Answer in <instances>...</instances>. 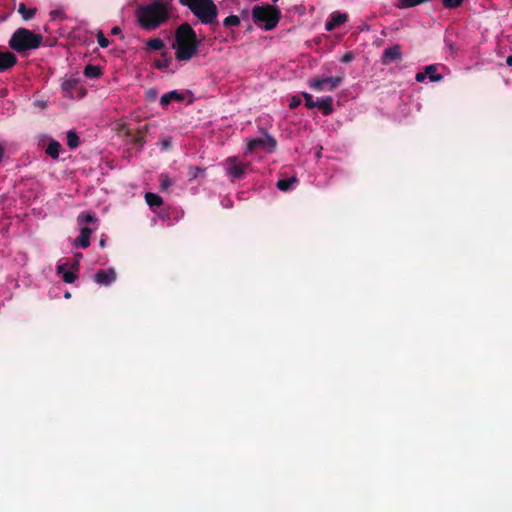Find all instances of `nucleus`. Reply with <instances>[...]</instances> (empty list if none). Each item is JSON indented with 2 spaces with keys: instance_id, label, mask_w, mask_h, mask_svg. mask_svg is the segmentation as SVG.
<instances>
[{
  "instance_id": "obj_8",
  "label": "nucleus",
  "mask_w": 512,
  "mask_h": 512,
  "mask_svg": "<svg viewBox=\"0 0 512 512\" xmlns=\"http://www.w3.org/2000/svg\"><path fill=\"white\" fill-rule=\"evenodd\" d=\"M343 79L339 76L334 77H317L308 81L309 87L317 92L333 91L342 83Z\"/></svg>"
},
{
  "instance_id": "obj_13",
  "label": "nucleus",
  "mask_w": 512,
  "mask_h": 512,
  "mask_svg": "<svg viewBox=\"0 0 512 512\" xmlns=\"http://www.w3.org/2000/svg\"><path fill=\"white\" fill-rule=\"evenodd\" d=\"M427 78L431 82H439L442 80V75L437 73V66L434 64L425 67L424 72H418L415 76L417 82H424Z\"/></svg>"
},
{
  "instance_id": "obj_7",
  "label": "nucleus",
  "mask_w": 512,
  "mask_h": 512,
  "mask_svg": "<svg viewBox=\"0 0 512 512\" xmlns=\"http://www.w3.org/2000/svg\"><path fill=\"white\" fill-rule=\"evenodd\" d=\"M223 166L227 176H229L230 179L234 181L236 179L242 178L245 175L246 171L250 167V163L236 156H231L223 162Z\"/></svg>"
},
{
  "instance_id": "obj_4",
  "label": "nucleus",
  "mask_w": 512,
  "mask_h": 512,
  "mask_svg": "<svg viewBox=\"0 0 512 512\" xmlns=\"http://www.w3.org/2000/svg\"><path fill=\"white\" fill-rule=\"evenodd\" d=\"M203 24H212L217 18V7L212 0H180Z\"/></svg>"
},
{
  "instance_id": "obj_33",
  "label": "nucleus",
  "mask_w": 512,
  "mask_h": 512,
  "mask_svg": "<svg viewBox=\"0 0 512 512\" xmlns=\"http://www.w3.org/2000/svg\"><path fill=\"white\" fill-rule=\"evenodd\" d=\"M353 59V56L350 52L348 53H345L342 58H341V61L344 62V63H348V62H351Z\"/></svg>"
},
{
  "instance_id": "obj_30",
  "label": "nucleus",
  "mask_w": 512,
  "mask_h": 512,
  "mask_svg": "<svg viewBox=\"0 0 512 512\" xmlns=\"http://www.w3.org/2000/svg\"><path fill=\"white\" fill-rule=\"evenodd\" d=\"M97 42L101 48H106L110 44L109 40L105 37L101 30L97 32Z\"/></svg>"
},
{
  "instance_id": "obj_41",
  "label": "nucleus",
  "mask_w": 512,
  "mask_h": 512,
  "mask_svg": "<svg viewBox=\"0 0 512 512\" xmlns=\"http://www.w3.org/2000/svg\"><path fill=\"white\" fill-rule=\"evenodd\" d=\"M75 257H76V259L79 260L82 257V255L81 254H76Z\"/></svg>"
},
{
  "instance_id": "obj_25",
  "label": "nucleus",
  "mask_w": 512,
  "mask_h": 512,
  "mask_svg": "<svg viewBox=\"0 0 512 512\" xmlns=\"http://www.w3.org/2000/svg\"><path fill=\"white\" fill-rule=\"evenodd\" d=\"M240 17L237 15H229L223 20L225 27H236L240 25Z\"/></svg>"
},
{
  "instance_id": "obj_37",
  "label": "nucleus",
  "mask_w": 512,
  "mask_h": 512,
  "mask_svg": "<svg viewBox=\"0 0 512 512\" xmlns=\"http://www.w3.org/2000/svg\"><path fill=\"white\" fill-rule=\"evenodd\" d=\"M222 205L225 207V208H229L231 207V204H230V201L228 200L227 202L226 201H222Z\"/></svg>"
},
{
  "instance_id": "obj_17",
  "label": "nucleus",
  "mask_w": 512,
  "mask_h": 512,
  "mask_svg": "<svg viewBox=\"0 0 512 512\" xmlns=\"http://www.w3.org/2000/svg\"><path fill=\"white\" fill-rule=\"evenodd\" d=\"M347 19L346 14L340 13V12H334L332 13L330 19L326 22L325 28L327 31H332L336 27L343 24Z\"/></svg>"
},
{
  "instance_id": "obj_19",
  "label": "nucleus",
  "mask_w": 512,
  "mask_h": 512,
  "mask_svg": "<svg viewBox=\"0 0 512 512\" xmlns=\"http://www.w3.org/2000/svg\"><path fill=\"white\" fill-rule=\"evenodd\" d=\"M296 183L297 179L295 177H290L288 179H279L276 185L281 191H289L295 187Z\"/></svg>"
},
{
  "instance_id": "obj_28",
  "label": "nucleus",
  "mask_w": 512,
  "mask_h": 512,
  "mask_svg": "<svg viewBox=\"0 0 512 512\" xmlns=\"http://www.w3.org/2000/svg\"><path fill=\"white\" fill-rule=\"evenodd\" d=\"M50 18L52 20H64L65 19V13L64 10L61 8L54 9L50 12Z\"/></svg>"
},
{
  "instance_id": "obj_40",
  "label": "nucleus",
  "mask_w": 512,
  "mask_h": 512,
  "mask_svg": "<svg viewBox=\"0 0 512 512\" xmlns=\"http://www.w3.org/2000/svg\"><path fill=\"white\" fill-rule=\"evenodd\" d=\"M163 145H164L165 147H168V146H169V142H168V141H165V142H163Z\"/></svg>"
},
{
  "instance_id": "obj_16",
  "label": "nucleus",
  "mask_w": 512,
  "mask_h": 512,
  "mask_svg": "<svg viewBox=\"0 0 512 512\" xmlns=\"http://www.w3.org/2000/svg\"><path fill=\"white\" fill-rule=\"evenodd\" d=\"M401 50L398 45H394L392 47H388L383 51L382 54V62L383 64H390L395 60H399L401 58Z\"/></svg>"
},
{
  "instance_id": "obj_27",
  "label": "nucleus",
  "mask_w": 512,
  "mask_h": 512,
  "mask_svg": "<svg viewBox=\"0 0 512 512\" xmlns=\"http://www.w3.org/2000/svg\"><path fill=\"white\" fill-rule=\"evenodd\" d=\"M170 61L171 59L166 54H163L159 59L155 60V67L158 69H166L169 67Z\"/></svg>"
},
{
  "instance_id": "obj_31",
  "label": "nucleus",
  "mask_w": 512,
  "mask_h": 512,
  "mask_svg": "<svg viewBox=\"0 0 512 512\" xmlns=\"http://www.w3.org/2000/svg\"><path fill=\"white\" fill-rule=\"evenodd\" d=\"M443 6L448 9H453L459 7L463 0H442Z\"/></svg>"
},
{
  "instance_id": "obj_39",
  "label": "nucleus",
  "mask_w": 512,
  "mask_h": 512,
  "mask_svg": "<svg viewBox=\"0 0 512 512\" xmlns=\"http://www.w3.org/2000/svg\"><path fill=\"white\" fill-rule=\"evenodd\" d=\"M65 298H70L71 297V294L69 292H66L65 295H64Z\"/></svg>"
},
{
  "instance_id": "obj_35",
  "label": "nucleus",
  "mask_w": 512,
  "mask_h": 512,
  "mask_svg": "<svg viewBox=\"0 0 512 512\" xmlns=\"http://www.w3.org/2000/svg\"><path fill=\"white\" fill-rule=\"evenodd\" d=\"M120 31H121L120 28L115 26V27L112 28L111 33L116 35V34H119Z\"/></svg>"
},
{
  "instance_id": "obj_6",
  "label": "nucleus",
  "mask_w": 512,
  "mask_h": 512,
  "mask_svg": "<svg viewBox=\"0 0 512 512\" xmlns=\"http://www.w3.org/2000/svg\"><path fill=\"white\" fill-rule=\"evenodd\" d=\"M77 221L80 226V234L74 240L73 245L85 249L89 247L90 237L98 228L97 218L90 213H81Z\"/></svg>"
},
{
  "instance_id": "obj_22",
  "label": "nucleus",
  "mask_w": 512,
  "mask_h": 512,
  "mask_svg": "<svg viewBox=\"0 0 512 512\" xmlns=\"http://www.w3.org/2000/svg\"><path fill=\"white\" fill-rule=\"evenodd\" d=\"M18 12L21 14L24 20H30L34 17L36 13L35 8H26L25 4L21 3L18 7Z\"/></svg>"
},
{
  "instance_id": "obj_9",
  "label": "nucleus",
  "mask_w": 512,
  "mask_h": 512,
  "mask_svg": "<svg viewBox=\"0 0 512 512\" xmlns=\"http://www.w3.org/2000/svg\"><path fill=\"white\" fill-rule=\"evenodd\" d=\"M305 99V105L308 108L319 107L323 110L325 115H329L333 112V99L331 96H326L322 99L314 100L313 96L310 93L303 92L302 93Z\"/></svg>"
},
{
  "instance_id": "obj_3",
  "label": "nucleus",
  "mask_w": 512,
  "mask_h": 512,
  "mask_svg": "<svg viewBox=\"0 0 512 512\" xmlns=\"http://www.w3.org/2000/svg\"><path fill=\"white\" fill-rule=\"evenodd\" d=\"M280 10L271 5H256L252 9L254 23L266 31L274 29L280 20Z\"/></svg>"
},
{
  "instance_id": "obj_36",
  "label": "nucleus",
  "mask_w": 512,
  "mask_h": 512,
  "mask_svg": "<svg viewBox=\"0 0 512 512\" xmlns=\"http://www.w3.org/2000/svg\"><path fill=\"white\" fill-rule=\"evenodd\" d=\"M506 63L508 66H512V55L507 57Z\"/></svg>"
},
{
  "instance_id": "obj_20",
  "label": "nucleus",
  "mask_w": 512,
  "mask_h": 512,
  "mask_svg": "<svg viewBox=\"0 0 512 512\" xmlns=\"http://www.w3.org/2000/svg\"><path fill=\"white\" fill-rule=\"evenodd\" d=\"M146 203L150 206V208L154 209L155 207H159L162 204V198L151 192H147L145 194Z\"/></svg>"
},
{
  "instance_id": "obj_42",
  "label": "nucleus",
  "mask_w": 512,
  "mask_h": 512,
  "mask_svg": "<svg viewBox=\"0 0 512 512\" xmlns=\"http://www.w3.org/2000/svg\"><path fill=\"white\" fill-rule=\"evenodd\" d=\"M274 2H276L277 0H273Z\"/></svg>"
},
{
  "instance_id": "obj_38",
  "label": "nucleus",
  "mask_w": 512,
  "mask_h": 512,
  "mask_svg": "<svg viewBox=\"0 0 512 512\" xmlns=\"http://www.w3.org/2000/svg\"><path fill=\"white\" fill-rule=\"evenodd\" d=\"M105 244H106L105 239H104V238H102V239L100 240V246H101V247H104V246H105Z\"/></svg>"
},
{
  "instance_id": "obj_12",
  "label": "nucleus",
  "mask_w": 512,
  "mask_h": 512,
  "mask_svg": "<svg viewBox=\"0 0 512 512\" xmlns=\"http://www.w3.org/2000/svg\"><path fill=\"white\" fill-rule=\"evenodd\" d=\"M77 266L78 262L73 265L68 263H59L57 265V274L65 283H73L77 279Z\"/></svg>"
},
{
  "instance_id": "obj_26",
  "label": "nucleus",
  "mask_w": 512,
  "mask_h": 512,
  "mask_svg": "<svg viewBox=\"0 0 512 512\" xmlns=\"http://www.w3.org/2000/svg\"><path fill=\"white\" fill-rule=\"evenodd\" d=\"M146 45L151 50H161L164 48V41L160 38H153L148 40Z\"/></svg>"
},
{
  "instance_id": "obj_14",
  "label": "nucleus",
  "mask_w": 512,
  "mask_h": 512,
  "mask_svg": "<svg viewBox=\"0 0 512 512\" xmlns=\"http://www.w3.org/2000/svg\"><path fill=\"white\" fill-rule=\"evenodd\" d=\"M94 281L102 286H108L116 279V272L113 268L99 270L93 276Z\"/></svg>"
},
{
  "instance_id": "obj_11",
  "label": "nucleus",
  "mask_w": 512,
  "mask_h": 512,
  "mask_svg": "<svg viewBox=\"0 0 512 512\" xmlns=\"http://www.w3.org/2000/svg\"><path fill=\"white\" fill-rule=\"evenodd\" d=\"M79 81L74 77L65 78L61 84V89L63 96L70 100H74L76 96L74 95V91L78 89ZM86 94L83 88H79L77 98H82Z\"/></svg>"
},
{
  "instance_id": "obj_34",
  "label": "nucleus",
  "mask_w": 512,
  "mask_h": 512,
  "mask_svg": "<svg viewBox=\"0 0 512 512\" xmlns=\"http://www.w3.org/2000/svg\"><path fill=\"white\" fill-rule=\"evenodd\" d=\"M300 103H301V100L299 98L293 97L290 101V107L295 108V107L299 106Z\"/></svg>"
},
{
  "instance_id": "obj_24",
  "label": "nucleus",
  "mask_w": 512,
  "mask_h": 512,
  "mask_svg": "<svg viewBox=\"0 0 512 512\" xmlns=\"http://www.w3.org/2000/svg\"><path fill=\"white\" fill-rule=\"evenodd\" d=\"M67 145L71 148V149H75L78 147L79 145V136L77 135V133L75 131H68L67 132Z\"/></svg>"
},
{
  "instance_id": "obj_2",
  "label": "nucleus",
  "mask_w": 512,
  "mask_h": 512,
  "mask_svg": "<svg viewBox=\"0 0 512 512\" xmlns=\"http://www.w3.org/2000/svg\"><path fill=\"white\" fill-rule=\"evenodd\" d=\"M170 10L171 4L168 0H153L138 6L136 16L142 28L153 30L169 19Z\"/></svg>"
},
{
  "instance_id": "obj_5",
  "label": "nucleus",
  "mask_w": 512,
  "mask_h": 512,
  "mask_svg": "<svg viewBox=\"0 0 512 512\" xmlns=\"http://www.w3.org/2000/svg\"><path fill=\"white\" fill-rule=\"evenodd\" d=\"M41 42V35L35 34L25 28H19L13 33L9 40V46L14 51L24 52L27 50L37 49L41 45Z\"/></svg>"
},
{
  "instance_id": "obj_1",
  "label": "nucleus",
  "mask_w": 512,
  "mask_h": 512,
  "mask_svg": "<svg viewBox=\"0 0 512 512\" xmlns=\"http://www.w3.org/2000/svg\"><path fill=\"white\" fill-rule=\"evenodd\" d=\"M202 40L188 23L181 24L175 31V39L172 43L177 61L189 62L195 57Z\"/></svg>"
},
{
  "instance_id": "obj_32",
  "label": "nucleus",
  "mask_w": 512,
  "mask_h": 512,
  "mask_svg": "<svg viewBox=\"0 0 512 512\" xmlns=\"http://www.w3.org/2000/svg\"><path fill=\"white\" fill-rule=\"evenodd\" d=\"M205 170L199 167H190L189 176L191 179L197 178L199 175L204 174Z\"/></svg>"
},
{
  "instance_id": "obj_18",
  "label": "nucleus",
  "mask_w": 512,
  "mask_h": 512,
  "mask_svg": "<svg viewBox=\"0 0 512 512\" xmlns=\"http://www.w3.org/2000/svg\"><path fill=\"white\" fill-rule=\"evenodd\" d=\"M184 100V94L181 92H178L176 90L167 92L163 94L160 98V103L162 106H166L170 104L172 101H182Z\"/></svg>"
},
{
  "instance_id": "obj_15",
  "label": "nucleus",
  "mask_w": 512,
  "mask_h": 512,
  "mask_svg": "<svg viewBox=\"0 0 512 512\" xmlns=\"http://www.w3.org/2000/svg\"><path fill=\"white\" fill-rule=\"evenodd\" d=\"M17 63V57L9 51L0 52V72H5Z\"/></svg>"
},
{
  "instance_id": "obj_10",
  "label": "nucleus",
  "mask_w": 512,
  "mask_h": 512,
  "mask_svg": "<svg viewBox=\"0 0 512 512\" xmlns=\"http://www.w3.org/2000/svg\"><path fill=\"white\" fill-rule=\"evenodd\" d=\"M258 147H267L268 151L272 152L276 148V140L269 134H265L264 137L247 139L245 152L251 153Z\"/></svg>"
},
{
  "instance_id": "obj_21",
  "label": "nucleus",
  "mask_w": 512,
  "mask_h": 512,
  "mask_svg": "<svg viewBox=\"0 0 512 512\" xmlns=\"http://www.w3.org/2000/svg\"><path fill=\"white\" fill-rule=\"evenodd\" d=\"M60 148H61V145L59 142L55 141V140H52L48 147L46 148V153L56 159L59 157V152H60Z\"/></svg>"
},
{
  "instance_id": "obj_23",
  "label": "nucleus",
  "mask_w": 512,
  "mask_h": 512,
  "mask_svg": "<svg viewBox=\"0 0 512 512\" xmlns=\"http://www.w3.org/2000/svg\"><path fill=\"white\" fill-rule=\"evenodd\" d=\"M84 75L89 78H98L101 75V69L96 65H87L84 69Z\"/></svg>"
},
{
  "instance_id": "obj_29",
  "label": "nucleus",
  "mask_w": 512,
  "mask_h": 512,
  "mask_svg": "<svg viewBox=\"0 0 512 512\" xmlns=\"http://www.w3.org/2000/svg\"><path fill=\"white\" fill-rule=\"evenodd\" d=\"M172 185V180L167 174L160 176V187L162 190H167Z\"/></svg>"
}]
</instances>
